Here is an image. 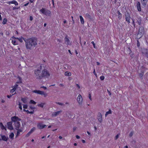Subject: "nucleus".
<instances>
[{
  "label": "nucleus",
  "mask_w": 148,
  "mask_h": 148,
  "mask_svg": "<svg viewBox=\"0 0 148 148\" xmlns=\"http://www.w3.org/2000/svg\"><path fill=\"white\" fill-rule=\"evenodd\" d=\"M32 92L34 93L43 95L45 97H46L47 96V93H45L43 91L39 90H34Z\"/></svg>",
  "instance_id": "obj_4"
},
{
  "label": "nucleus",
  "mask_w": 148,
  "mask_h": 148,
  "mask_svg": "<svg viewBox=\"0 0 148 148\" xmlns=\"http://www.w3.org/2000/svg\"><path fill=\"white\" fill-rule=\"evenodd\" d=\"M12 39H14V40H15V39H18L19 38H16V37H14V36H13L12 37Z\"/></svg>",
  "instance_id": "obj_48"
},
{
  "label": "nucleus",
  "mask_w": 148,
  "mask_h": 148,
  "mask_svg": "<svg viewBox=\"0 0 148 148\" xmlns=\"http://www.w3.org/2000/svg\"><path fill=\"white\" fill-rule=\"evenodd\" d=\"M23 108L24 109H27V107H28V106H27V105H26V104L23 105Z\"/></svg>",
  "instance_id": "obj_42"
},
{
  "label": "nucleus",
  "mask_w": 148,
  "mask_h": 148,
  "mask_svg": "<svg viewBox=\"0 0 148 148\" xmlns=\"http://www.w3.org/2000/svg\"><path fill=\"white\" fill-rule=\"evenodd\" d=\"M80 21H81V23L83 24L84 23V19L83 17L81 16H79Z\"/></svg>",
  "instance_id": "obj_28"
},
{
  "label": "nucleus",
  "mask_w": 148,
  "mask_h": 148,
  "mask_svg": "<svg viewBox=\"0 0 148 148\" xmlns=\"http://www.w3.org/2000/svg\"><path fill=\"white\" fill-rule=\"evenodd\" d=\"M120 135V134H117L115 137V138H114V139L115 140H117L118 138L119 137V136Z\"/></svg>",
  "instance_id": "obj_41"
},
{
  "label": "nucleus",
  "mask_w": 148,
  "mask_h": 148,
  "mask_svg": "<svg viewBox=\"0 0 148 148\" xmlns=\"http://www.w3.org/2000/svg\"><path fill=\"white\" fill-rule=\"evenodd\" d=\"M11 120L14 123L16 122H18L21 120V119L18 117L16 116H14L11 117Z\"/></svg>",
  "instance_id": "obj_9"
},
{
  "label": "nucleus",
  "mask_w": 148,
  "mask_h": 148,
  "mask_svg": "<svg viewBox=\"0 0 148 148\" xmlns=\"http://www.w3.org/2000/svg\"><path fill=\"white\" fill-rule=\"evenodd\" d=\"M59 138L60 139H61L62 138V136H60L59 137Z\"/></svg>",
  "instance_id": "obj_63"
},
{
  "label": "nucleus",
  "mask_w": 148,
  "mask_h": 148,
  "mask_svg": "<svg viewBox=\"0 0 148 148\" xmlns=\"http://www.w3.org/2000/svg\"><path fill=\"white\" fill-rule=\"evenodd\" d=\"M148 1V0H140L142 5L145 7L147 4Z\"/></svg>",
  "instance_id": "obj_16"
},
{
  "label": "nucleus",
  "mask_w": 148,
  "mask_h": 148,
  "mask_svg": "<svg viewBox=\"0 0 148 148\" xmlns=\"http://www.w3.org/2000/svg\"><path fill=\"white\" fill-rule=\"evenodd\" d=\"M35 128L34 127L29 132H30L31 133H32L35 130Z\"/></svg>",
  "instance_id": "obj_38"
},
{
  "label": "nucleus",
  "mask_w": 148,
  "mask_h": 148,
  "mask_svg": "<svg viewBox=\"0 0 148 148\" xmlns=\"http://www.w3.org/2000/svg\"><path fill=\"white\" fill-rule=\"evenodd\" d=\"M12 43L13 45H16L18 44V41L15 40L14 39H13L12 40Z\"/></svg>",
  "instance_id": "obj_24"
},
{
  "label": "nucleus",
  "mask_w": 148,
  "mask_h": 148,
  "mask_svg": "<svg viewBox=\"0 0 148 148\" xmlns=\"http://www.w3.org/2000/svg\"><path fill=\"white\" fill-rule=\"evenodd\" d=\"M23 111L26 112L27 113H30V114H33L34 113V111H29L28 110H26L25 109L23 110Z\"/></svg>",
  "instance_id": "obj_32"
},
{
  "label": "nucleus",
  "mask_w": 148,
  "mask_h": 148,
  "mask_svg": "<svg viewBox=\"0 0 148 148\" xmlns=\"http://www.w3.org/2000/svg\"><path fill=\"white\" fill-rule=\"evenodd\" d=\"M27 98H21V100L24 103H26L27 102Z\"/></svg>",
  "instance_id": "obj_22"
},
{
  "label": "nucleus",
  "mask_w": 148,
  "mask_h": 148,
  "mask_svg": "<svg viewBox=\"0 0 148 148\" xmlns=\"http://www.w3.org/2000/svg\"><path fill=\"white\" fill-rule=\"evenodd\" d=\"M23 132V130L21 129H18V130L17 131V132L16 135V137L19 135L20 134V132Z\"/></svg>",
  "instance_id": "obj_25"
},
{
  "label": "nucleus",
  "mask_w": 148,
  "mask_h": 148,
  "mask_svg": "<svg viewBox=\"0 0 148 148\" xmlns=\"http://www.w3.org/2000/svg\"><path fill=\"white\" fill-rule=\"evenodd\" d=\"M18 106L19 108L21 110H22V104L20 102L19 103Z\"/></svg>",
  "instance_id": "obj_34"
},
{
  "label": "nucleus",
  "mask_w": 148,
  "mask_h": 148,
  "mask_svg": "<svg viewBox=\"0 0 148 148\" xmlns=\"http://www.w3.org/2000/svg\"><path fill=\"white\" fill-rule=\"evenodd\" d=\"M1 102L2 103H3L5 102V101L3 99H2L1 100Z\"/></svg>",
  "instance_id": "obj_61"
},
{
  "label": "nucleus",
  "mask_w": 148,
  "mask_h": 148,
  "mask_svg": "<svg viewBox=\"0 0 148 148\" xmlns=\"http://www.w3.org/2000/svg\"><path fill=\"white\" fill-rule=\"evenodd\" d=\"M71 18H72V21H73V24L74 23H75V22H74V21L73 19V16H71Z\"/></svg>",
  "instance_id": "obj_57"
},
{
  "label": "nucleus",
  "mask_w": 148,
  "mask_h": 148,
  "mask_svg": "<svg viewBox=\"0 0 148 148\" xmlns=\"http://www.w3.org/2000/svg\"><path fill=\"white\" fill-rule=\"evenodd\" d=\"M86 18H91V16H90V15L87 13V14H86Z\"/></svg>",
  "instance_id": "obj_37"
},
{
  "label": "nucleus",
  "mask_w": 148,
  "mask_h": 148,
  "mask_svg": "<svg viewBox=\"0 0 148 148\" xmlns=\"http://www.w3.org/2000/svg\"><path fill=\"white\" fill-rule=\"evenodd\" d=\"M1 137L2 139L3 140L5 141H7L9 138L8 136H6L5 135H1Z\"/></svg>",
  "instance_id": "obj_19"
},
{
  "label": "nucleus",
  "mask_w": 148,
  "mask_h": 148,
  "mask_svg": "<svg viewBox=\"0 0 148 148\" xmlns=\"http://www.w3.org/2000/svg\"><path fill=\"white\" fill-rule=\"evenodd\" d=\"M135 20L134 19H132V21H133V24L134 25V27H135Z\"/></svg>",
  "instance_id": "obj_46"
},
{
  "label": "nucleus",
  "mask_w": 148,
  "mask_h": 148,
  "mask_svg": "<svg viewBox=\"0 0 148 148\" xmlns=\"http://www.w3.org/2000/svg\"><path fill=\"white\" fill-rule=\"evenodd\" d=\"M137 46L138 47L140 45L139 42L138 40L137 41Z\"/></svg>",
  "instance_id": "obj_59"
},
{
  "label": "nucleus",
  "mask_w": 148,
  "mask_h": 148,
  "mask_svg": "<svg viewBox=\"0 0 148 148\" xmlns=\"http://www.w3.org/2000/svg\"><path fill=\"white\" fill-rule=\"evenodd\" d=\"M30 108L32 110H33L35 108L32 107V106H30Z\"/></svg>",
  "instance_id": "obj_52"
},
{
  "label": "nucleus",
  "mask_w": 148,
  "mask_h": 148,
  "mask_svg": "<svg viewBox=\"0 0 148 148\" xmlns=\"http://www.w3.org/2000/svg\"><path fill=\"white\" fill-rule=\"evenodd\" d=\"M142 52L143 56L148 58V49L143 48L142 50Z\"/></svg>",
  "instance_id": "obj_7"
},
{
  "label": "nucleus",
  "mask_w": 148,
  "mask_h": 148,
  "mask_svg": "<svg viewBox=\"0 0 148 148\" xmlns=\"http://www.w3.org/2000/svg\"><path fill=\"white\" fill-rule=\"evenodd\" d=\"M130 14H129V13L127 12L125 15V18L126 21L128 23H130Z\"/></svg>",
  "instance_id": "obj_10"
},
{
  "label": "nucleus",
  "mask_w": 148,
  "mask_h": 148,
  "mask_svg": "<svg viewBox=\"0 0 148 148\" xmlns=\"http://www.w3.org/2000/svg\"><path fill=\"white\" fill-rule=\"evenodd\" d=\"M76 138H77V139H79L80 138V136H79L78 135H76Z\"/></svg>",
  "instance_id": "obj_54"
},
{
  "label": "nucleus",
  "mask_w": 148,
  "mask_h": 148,
  "mask_svg": "<svg viewBox=\"0 0 148 148\" xmlns=\"http://www.w3.org/2000/svg\"><path fill=\"white\" fill-rule=\"evenodd\" d=\"M42 69V66H40V68L35 70L34 77L36 79L40 80L42 79V72L41 71Z\"/></svg>",
  "instance_id": "obj_2"
},
{
  "label": "nucleus",
  "mask_w": 148,
  "mask_h": 148,
  "mask_svg": "<svg viewBox=\"0 0 148 148\" xmlns=\"http://www.w3.org/2000/svg\"><path fill=\"white\" fill-rule=\"evenodd\" d=\"M14 133L12 132L10 133V134L9 135V138L11 139H13L14 137Z\"/></svg>",
  "instance_id": "obj_31"
},
{
  "label": "nucleus",
  "mask_w": 148,
  "mask_h": 148,
  "mask_svg": "<svg viewBox=\"0 0 148 148\" xmlns=\"http://www.w3.org/2000/svg\"><path fill=\"white\" fill-rule=\"evenodd\" d=\"M136 23H137L139 25H140L141 23V18L139 16H137L136 18Z\"/></svg>",
  "instance_id": "obj_11"
},
{
  "label": "nucleus",
  "mask_w": 148,
  "mask_h": 148,
  "mask_svg": "<svg viewBox=\"0 0 148 148\" xmlns=\"http://www.w3.org/2000/svg\"><path fill=\"white\" fill-rule=\"evenodd\" d=\"M112 113V111L110 109L105 114V116L106 117L109 114H111Z\"/></svg>",
  "instance_id": "obj_29"
},
{
  "label": "nucleus",
  "mask_w": 148,
  "mask_h": 148,
  "mask_svg": "<svg viewBox=\"0 0 148 148\" xmlns=\"http://www.w3.org/2000/svg\"><path fill=\"white\" fill-rule=\"evenodd\" d=\"M28 4H29V3H27L25 4L24 5V6H27V5H28Z\"/></svg>",
  "instance_id": "obj_62"
},
{
  "label": "nucleus",
  "mask_w": 148,
  "mask_h": 148,
  "mask_svg": "<svg viewBox=\"0 0 148 148\" xmlns=\"http://www.w3.org/2000/svg\"><path fill=\"white\" fill-rule=\"evenodd\" d=\"M40 11L42 14L46 15H49L51 14V12L49 10H46L44 8H42Z\"/></svg>",
  "instance_id": "obj_5"
},
{
  "label": "nucleus",
  "mask_w": 148,
  "mask_h": 148,
  "mask_svg": "<svg viewBox=\"0 0 148 148\" xmlns=\"http://www.w3.org/2000/svg\"><path fill=\"white\" fill-rule=\"evenodd\" d=\"M31 133L30 132H29L26 135V137H28L29 136H30V135L31 134Z\"/></svg>",
  "instance_id": "obj_45"
},
{
  "label": "nucleus",
  "mask_w": 148,
  "mask_h": 148,
  "mask_svg": "<svg viewBox=\"0 0 148 148\" xmlns=\"http://www.w3.org/2000/svg\"><path fill=\"white\" fill-rule=\"evenodd\" d=\"M91 43L93 45V47H94V48H95V44L94 42V41H92L91 42Z\"/></svg>",
  "instance_id": "obj_49"
},
{
  "label": "nucleus",
  "mask_w": 148,
  "mask_h": 148,
  "mask_svg": "<svg viewBox=\"0 0 148 148\" xmlns=\"http://www.w3.org/2000/svg\"><path fill=\"white\" fill-rule=\"evenodd\" d=\"M97 65H99V64H100V63H99V62H97Z\"/></svg>",
  "instance_id": "obj_64"
},
{
  "label": "nucleus",
  "mask_w": 148,
  "mask_h": 148,
  "mask_svg": "<svg viewBox=\"0 0 148 148\" xmlns=\"http://www.w3.org/2000/svg\"><path fill=\"white\" fill-rule=\"evenodd\" d=\"M117 14H118V18L119 19H121L122 17V14L119 11H118L117 12Z\"/></svg>",
  "instance_id": "obj_26"
},
{
  "label": "nucleus",
  "mask_w": 148,
  "mask_h": 148,
  "mask_svg": "<svg viewBox=\"0 0 148 148\" xmlns=\"http://www.w3.org/2000/svg\"><path fill=\"white\" fill-rule=\"evenodd\" d=\"M18 86V85H17V84H16L15 85H14L13 86V88L11 90L10 92L12 93H13V92H14L15 91L16 89L17 88Z\"/></svg>",
  "instance_id": "obj_20"
},
{
  "label": "nucleus",
  "mask_w": 148,
  "mask_h": 148,
  "mask_svg": "<svg viewBox=\"0 0 148 148\" xmlns=\"http://www.w3.org/2000/svg\"><path fill=\"white\" fill-rule=\"evenodd\" d=\"M24 39H25L23 37H21V38H19L18 40L21 42H22L23 41V40H24Z\"/></svg>",
  "instance_id": "obj_33"
},
{
  "label": "nucleus",
  "mask_w": 148,
  "mask_h": 148,
  "mask_svg": "<svg viewBox=\"0 0 148 148\" xmlns=\"http://www.w3.org/2000/svg\"><path fill=\"white\" fill-rule=\"evenodd\" d=\"M37 127L40 129H42L46 127V125L43 124L42 123H40L38 124Z\"/></svg>",
  "instance_id": "obj_8"
},
{
  "label": "nucleus",
  "mask_w": 148,
  "mask_h": 148,
  "mask_svg": "<svg viewBox=\"0 0 148 148\" xmlns=\"http://www.w3.org/2000/svg\"><path fill=\"white\" fill-rule=\"evenodd\" d=\"M30 103L35 104L36 103V102L33 100H31L30 101Z\"/></svg>",
  "instance_id": "obj_39"
},
{
  "label": "nucleus",
  "mask_w": 148,
  "mask_h": 148,
  "mask_svg": "<svg viewBox=\"0 0 148 148\" xmlns=\"http://www.w3.org/2000/svg\"><path fill=\"white\" fill-rule=\"evenodd\" d=\"M62 112V111L61 110H60L59 111H58L56 112H53L52 114V116L53 117H54V116H56L58 115H59V114Z\"/></svg>",
  "instance_id": "obj_15"
},
{
  "label": "nucleus",
  "mask_w": 148,
  "mask_h": 148,
  "mask_svg": "<svg viewBox=\"0 0 148 148\" xmlns=\"http://www.w3.org/2000/svg\"><path fill=\"white\" fill-rule=\"evenodd\" d=\"M88 97L90 100H92L91 96L90 94H89L88 95Z\"/></svg>",
  "instance_id": "obj_47"
},
{
  "label": "nucleus",
  "mask_w": 148,
  "mask_h": 148,
  "mask_svg": "<svg viewBox=\"0 0 148 148\" xmlns=\"http://www.w3.org/2000/svg\"><path fill=\"white\" fill-rule=\"evenodd\" d=\"M133 134V132H131L129 134V136L130 137H131L132 136Z\"/></svg>",
  "instance_id": "obj_44"
},
{
  "label": "nucleus",
  "mask_w": 148,
  "mask_h": 148,
  "mask_svg": "<svg viewBox=\"0 0 148 148\" xmlns=\"http://www.w3.org/2000/svg\"><path fill=\"white\" fill-rule=\"evenodd\" d=\"M77 101L79 104L80 105H82V103L83 99L81 95L79 94L77 97Z\"/></svg>",
  "instance_id": "obj_6"
},
{
  "label": "nucleus",
  "mask_w": 148,
  "mask_h": 148,
  "mask_svg": "<svg viewBox=\"0 0 148 148\" xmlns=\"http://www.w3.org/2000/svg\"><path fill=\"white\" fill-rule=\"evenodd\" d=\"M136 7L137 9L139 11H141V8L140 7V3L138 1L136 4Z\"/></svg>",
  "instance_id": "obj_18"
},
{
  "label": "nucleus",
  "mask_w": 148,
  "mask_h": 148,
  "mask_svg": "<svg viewBox=\"0 0 148 148\" xmlns=\"http://www.w3.org/2000/svg\"><path fill=\"white\" fill-rule=\"evenodd\" d=\"M93 73L96 76L97 75L96 73V72H95V69H94V71H93Z\"/></svg>",
  "instance_id": "obj_58"
},
{
  "label": "nucleus",
  "mask_w": 148,
  "mask_h": 148,
  "mask_svg": "<svg viewBox=\"0 0 148 148\" xmlns=\"http://www.w3.org/2000/svg\"><path fill=\"white\" fill-rule=\"evenodd\" d=\"M97 117L100 123H101L102 121V115L100 112H99L98 113Z\"/></svg>",
  "instance_id": "obj_12"
},
{
  "label": "nucleus",
  "mask_w": 148,
  "mask_h": 148,
  "mask_svg": "<svg viewBox=\"0 0 148 148\" xmlns=\"http://www.w3.org/2000/svg\"><path fill=\"white\" fill-rule=\"evenodd\" d=\"M9 4H14L15 5H18V3L15 0H13L12 1H10L9 3Z\"/></svg>",
  "instance_id": "obj_21"
},
{
  "label": "nucleus",
  "mask_w": 148,
  "mask_h": 148,
  "mask_svg": "<svg viewBox=\"0 0 148 148\" xmlns=\"http://www.w3.org/2000/svg\"><path fill=\"white\" fill-rule=\"evenodd\" d=\"M76 86H77V87L79 88H80V86H79V85L77 84H76Z\"/></svg>",
  "instance_id": "obj_60"
},
{
  "label": "nucleus",
  "mask_w": 148,
  "mask_h": 148,
  "mask_svg": "<svg viewBox=\"0 0 148 148\" xmlns=\"http://www.w3.org/2000/svg\"><path fill=\"white\" fill-rule=\"evenodd\" d=\"M0 127L2 130H5V131L6 130V127L3 126L2 123H0Z\"/></svg>",
  "instance_id": "obj_23"
},
{
  "label": "nucleus",
  "mask_w": 148,
  "mask_h": 148,
  "mask_svg": "<svg viewBox=\"0 0 148 148\" xmlns=\"http://www.w3.org/2000/svg\"><path fill=\"white\" fill-rule=\"evenodd\" d=\"M56 103L57 104H58L60 105V106H64V104L62 103H61V102H56Z\"/></svg>",
  "instance_id": "obj_40"
},
{
  "label": "nucleus",
  "mask_w": 148,
  "mask_h": 148,
  "mask_svg": "<svg viewBox=\"0 0 148 148\" xmlns=\"http://www.w3.org/2000/svg\"><path fill=\"white\" fill-rule=\"evenodd\" d=\"M45 104V103H41L40 104H38L37 105V106H38L41 107V108H43L44 105Z\"/></svg>",
  "instance_id": "obj_27"
},
{
  "label": "nucleus",
  "mask_w": 148,
  "mask_h": 148,
  "mask_svg": "<svg viewBox=\"0 0 148 148\" xmlns=\"http://www.w3.org/2000/svg\"><path fill=\"white\" fill-rule=\"evenodd\" d=\"M64 75L66 76H70L71 74L70 72L67 71L65 73Z\"/></svg>",
  "instance_id": "obj_30"
},
{
  "label": "nucleus",
  "mask_w": 148,
  "mask_h": 148,
  "mask_svg": "<svg viewBox=\"0 0 148 148\" xmlns=\"http://www.w3.org/2000/svg\"><path fill=\"white\" fill-rule=\"evenodd\" d=\"M27 49L31 50L37 45V39L34 37L24 39Z\"/></svg>",
  "instance_id": "obj_1"
},
{
  "label": "nucleus",
  "mask_w": 148,
  "mask_h": 148,
  "mask_svg": "<svg viewBox=\"0 0 148 148\" xmlns=\"http://www.w3.org/2000/svg\"><path fill=\"white\" fill-rule=\"evenodd\" d=\"M14 94H13L12 95H8L7 96V97L8 98H10L12 95H13Z\"/></svg>",
  "instance_id": "obj_51"
},
{
  "label": "nucleus",
  "mask_w": 148,
  "mask_h": 148,
  "mask_svg": "<svg viewBox=\"0 0 148 148\" xmlns=\"http://www.w3.org/2000/svg\"><path fill=\"white\" fill-rule=\"evenodd\" d=\"M29 19L31 21H32L33 20V17L32 16H30L29 18Z\"/></svg>",
  "instance_id": "obj_55"
},
{
  "label": "nucleus",
  "mask_w": 148,
  "mask_h": 148,
  "mask_svg": "<svg viewBox=\"0 0 148 148\" xmlns=\"http://www.w3.org/2000/svg\"><path fill=\"white\" fill-rule=\"evenodd\" d=\"M14 125L16 127V129H17L19 127L20 125V123L19 121L16 122L14 123Z\"/></svg>",
  "instance_id": "obj_14"
},
{
  "label": "nucleus",
  "mask_w": 148,
  "mask_h": 148,
  "mask_svg": "<svg viewBox=\"0 0 148 148\" xmlns=\"http://www.w3.org/2000/svg\"><path fill=\"white\" fill-rule=\"evenodd\" d=\"M104 78L105 77L103 76H101L100 77V79L102 80H103L104 79Z\"/></svg>",
  "instance_id": "obj_43"
},
{
  "label": "nucleus",
  "mask_w": 148,
  "mask_h": 148,
  "mask_svg": "<svg viewBox=\"0 0 148 148\" xmlns=\"http://www.w3.org/2000/svg\"><path fill=\"white\" fill-rule=\"evenodd\" d=\"M7 21V20L6 18H4L3 19V24H5L6 23Z\"/></svg>",
  "instance_id": "obj_35"
},
{
  "label": "nucleus",
  "mask_w": 148,
  "mask_h": 148,
  "mask_svg": "<svg viewBox=\"0 0 148 148\" xmlns=\"http://www.w3.org/2000/svg\"><path fill=\"white\" fill-rule=\"evenodd\" d=\"M41 88H44L45 90H46L47 89V88L46 87H45L44 86H42L41 87Z\"/></svg>",
  "instance_id": "obj_53"
},
{
  "label": "nucleus",
  "mask_w": 148,
  "mask_h": 148,
  "mask_svg": "<svg viewBox=\"0 0 148 148\" xmlns=\"http://www.w3.org/2000/svg\"><path fill=\"white\" fill-rule=\"evenodd\" d=\"M7 125L8 128L10 130H12L13 129V128L12 126V123L11 122H8L7 123Z\"/></svg>",
  "instance_id": "obj_13"
},
{
  "label": "nucleus",
  "mask_w": 148,
  "mask_h": 148,
  "mask_svg": "<svg viewBox=\"0 0 148 148\" xmlns=\"http://www.w3.org/2000/svg\"><path fill=\"white\" fill-rule=\"evenodd\" d=\"M17 78L18 79H19V81H18L17 82V83H21V77H18Z\"/></svg>",
  "instance_id": "obj_36"
},
{
  "label": "nucleus",
  "mask_w": 148,
  "mask_h": 148,
  "mask_svg": "<svg viewBox=\"0 0 148 148\" xmlns=\"http://www.w3.org/2000/svg\"><path fill=\"white\" fill-rule=\"evenodd\" d=\"M76 128H77L76 127H73V132H74L76 130Z\"/></svg>",
  "instance_id": "obj_56"
},
{
  "label": "nucleus",
  "mask_w": 148,
  "mask_h": 148,
  "mask_svg": "<svg viewBox=\"0 0 148 148\" xmlns=\"http://www.w3.org/2000/svg\"><path fill=\"white\" fill-rule=\"evenodd\" d=\"M65 42L67 45H70L71 44V42L69 39L66 37L65 38Z\"/></svg>",
  "instance_id": "obj_17"
},
{
  "label": "nucleus",
  "mask_w": 148,
  "mask_h": 148,
  "mask_svg": "<svg viewBox=\"0 0 148 148\" xmlns=\"http://www.w3.org/2000/svg\"><path fill=\"white\" fill-rule=\"evenodd\" d=\"M42 78L43 77H48L50 75L49 72L46 69L42 70Z\"/></svg>",
  "instance_id": "obj_3"
},
{
  "label": "nucleus",
  "mask_w": 148,
  "mask_h": 148,
  "mask_svg": "<svg viewBox=\"0 0 148 148\" xmlns=\"http://www.w3.org/2000/svg\"><path fill=\"white\" fill-rule=\"evenodd\" d=\"M107 92L109 95H111V93L108 90H107Z\"/></svg>",
  "instance_id": "obj_50"
}]
</instances>
